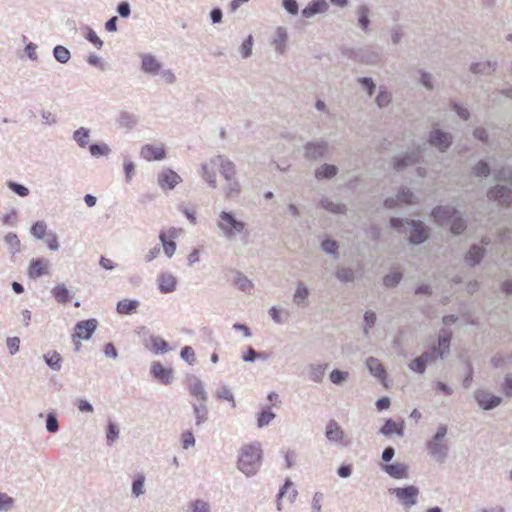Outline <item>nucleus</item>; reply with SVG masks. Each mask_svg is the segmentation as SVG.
<instances>
[{
	"mask_svg": "<svg viewBox=\"0 0 512 512\" xmlns=\"http://www.w3.org/2000/svg\"><path fill=\"white\" fill-rule=\"evenodd\" d=\"M262 459L263 451L259 442L244 444L238 452L237 469L246 477H253L260 470Z\"/></svg>",
	"mask_w": 512,
	"mask_h": 512,
	"instance_id": "obj_1",
	"label": "nucleus"
},
{
	"mask_svg": "<svg viewBox=\"0 0 512 512\" xmlns=\"http://www.w3.org/2000/svg\"><path fill=\"white\" fill-rule=\"evenodd\" d=\"M390 226L400 233L409 234V241L418 245L428 238L427 227L421 221L408 220L402 218H391Z\"/></svg>",
	"mask_w": 512,
	"mask_h": 512,
	"instance_id": "obj_2",
	"label": "nucleus"
},
{
	"mask_svg": "<svg viewBox=\"0 0 512 512\" xmlns=\"http://www.w3.org/2000/svg\"><path fill=\"white\" fill-rule=\"evenodd\" d=\"M447 431V425H439L435 435L426 444L429 454L438 463H444L448 457L449 447L444 442Z\"/></svg>",
	"mask_w": 512,
	"mask_h": 512,
	"instance_id": "obj_3",
	"label": "nucleus"
},
{
	"mask_svg": "<svg viewBox=\"0 0 512 512\" xmlns=\"http://www.w3.org/2000/svg\"><path fill=\"white\" fill-rule=\"evenodd\" d=\"M433 216L436 219L444 218V220L451 222V232L453 234H461L466 228L465 220L459 215V212L450 206H438L433 210Z\"/></svg>",
	"mask_w": 512,
	"mask_h": 512,
	"instance_id": "obj_4",
	"label": "nucleus"
},
{
	"mask_svg": "<svg viewBox=\"0 0 512 512\" xmlns=\"http://www.w3.org/2000/svg\"><path fill=\"white\" fill-rule=\"evenodd\" d=\"M220 221H218V227L223 231V234L227 238H232L236 234L242 233L246 229V223L237 220L233 212L222 211L219 214Z\"/></svg>",
	"mask_w": 512,
	"mask_h": 512,
	"instance_id": "obj_5",
	"label": "nucleus"
},
{
	"mask_svg": "<svg viewBox=\"0 0 512 512\" xmlns=\"http://www.w3.org/2000/svg\"><path fill=\"white\" fill-rule=\"evenodd\" d=\"M388 492L395 495L399 503H401L405 509H409L414 506L417 503L419 495V489L413 485L389 488Z\"/></svg>",
	"mask_w": 512,
	"mask_h": 512,
	"instance_id": "obj_6",
	"label": "nucleus"
},
{
	"mask_svg": "<svg viewBox=\"0 0 512 512\" xmlns=\"http://www.w3.org/2000/svg\"><path fill=\"white\" fill-rule=\"evenodd\" d=\"M325 436L329 442L339 446L347 447L350 444V440L335 420L328 422L325 429Z\"/></svg>",
	"mask_w": 512,
	"mask_h": 512,
	"instance_id": "obj_7",
	"label": "nucleus"
},
{
	"mask_svg": "<svg viewBox=\"0 0 512 512\" xmlns=\"http://www.w3.org/2000/svg\"><path fill=\"white\" fill-rule=\"evenodd\" d=\"M97 326L98 321L95 318L78 321L72 334L73 341H75V338L89 340L95 333Z\"/></svg>",
	"mask_w": 512,
	"mask_h": 512,
	"instance_id": "obj_8",
	"label": "nucleus"
},
{
	"mask_svg": "<svg viewBox=\"0 0 512 512\" xmlns=\"http://www.w3.org/2000/svg\"><path fill=\"white\" fill-rule=\"evenodd\" d=\"M427 144L423 143L422 146H418L415 150L406 153L403 157H397L394 159L393 167L397 171H402L408 166L418 163L422 156Z\"/></svg>",
	"mask_w": 512,
	"mask_h": 512,
	"instance_id": "obj_9",
	"label": "nucleus"
},
{
	"mask_svg": "<svg viewBox=\"0 0 512 512\" xmlns=\"http://www.w3.org/2000/svg\"><path fill=\"white\" fill-rule=\"evenodd\" d=\"M474 399L483 410H492L502 402L500 396H496L485 389H477L474 392Z\"/></svg>",
	"mask_w": 512,
	"mask_h": 512,
	"instance_id": "obj_10",
	"label": "nucleus"
},
{
	"mask_svg": "<svg viewBox=\"0 0 512 512\" xmlns=\"http://www.w3.org/2000/svg\"><path fill=\"white\" fill-rule=\"evenodd\" d=\"M182 178L172 169H163L157 177V183L162 190H173Z\"/></svg>",
	"mask_w": 512,
	"mask_h": 512,
	"instance_id": "obj_11",
	"label": "nucleus"
},
{
	"mask_svg": "<svg viewBox=\"0 0 512 512\" xmlns=\"http://www.w3.org/2000/svg\"><path fill=\"white\" fill-rule=\"evenodd\" d=\"M490 200L498 201L503 206L512 204V190L505 185H496L487 192Z\"/></svg>",
	"mask_w": 512,
	"mask_h": 512,
	"instance_id": "obj_12",
	"label": "nucleus"
},
{
	"mask_svg": "<svg viewBox=\"0 0 512 512\" xmlns=\"http://www.w3.org/2000/svg\"><path fill=\"white\" fill-rule=\"evenodd\" d=\"M415 202H417V197L410 191V189L404 187L395 197L387 198L384 202V206L391 209L401 204H413Z\"/></svg>",
	"mask_w": 512,
	"mask_h": 512,
	"instance_id": "obj_13",
	"label": "nucleus"
},
{
	"mask_svg": "<svg viewBox=\"0 0 512 512\" xmlns=\"http://www.w3.org/2000/svg\"><path fill=\"white\" fill-rule=\"evenodd\" d=\"M152 377L161 384L170 385L173 380V370L170 367H164L160 362H153L150 368Z\"/></svg>",
	"mask_w": 512,
	"mask_h": 512,
	"instance_id": "obj_14",
	"label": "nucleus"
},
{
	"mask_svg": "<svg viewBox=\"0 0 512 512\" xmlns=\"http://www.w3.org/2000/svg\"><path fill=\"white\" fill-rule=\"evenodd\" d=\"M187 389L191 396L196 397L201 402L208 400V394L204 389L202 381L195 375L186 377Z\"/></svg>",
	"mask_w": 512,
	"mask_h": 512,
	"instance_id": "obj_15",
	"label": "nucleus"
},
{
	"mask_svg": "<svg viewBox=\"0 0 512 512\" xmlns=\"http://www.w3.org/2000/svg\"><path fill=\"white\" fill-rule=\"evenodd\" d=\"M145 348L154 354H164L171 350L169 343L160 336L149 335L148 338L143 340Z\"/></svg>",
	"mask_w": 512,
	"mask_h": 512,
	"instance_id": "obj_16",
	"label": "nucleus"
},
{
	"mask_svg": "<svg viewBox=\"0 0 512 512\" xmlns=\"http://www.w3.org/2000/svg\"><path fill=\"white\" fill-rule=\"evenodd\" d=\"M429 141L431 145L444 152L450 147L452 143V136L440 129H434L430 132Z\"/></svg>",
	"mask_w": 512,
	"mask_h": 512,
	"instance_id": "obj_17",
	"label": "nucleus"
},
{
	"mask_svg": "<svg viewBox=\"0 0 512 512\" xmlns=\"http://www.w3.org/2000/svg\"><path fill=\"white\" fill-rule=\"evenodd\" d=\"M382 471L394 479L408 478V465L402 462L383 463L380 465Z\"/></svg>",
	"mask_w": 512,
	"mask_h": 512,
	"instance_id": "obj_18",
	"label": "nucleus"
},
{
	"mask_svg": "<svg viewBox=\"0 0 512 512\" xmlns=\"http://www.w3.org/2000/svg\"><path fill=\"white\" fill-rule=\"evenodd\" d=\"M212 163L216 164L219 162V172L223 176V178L227 181H231L234 179L236 174L235 164L229 159L225 158L222 155H218L215 159L211 160Z\"/></svg>",
	"mask_w": 512,
	"mask_h": 512,
	"instance_id": "obj_19",
	"label": "nucleus"
},
{
	"mask_svg": "<svg viewBox=\"0 0 512 512\" xmlns=\"http://www.w3.org/2000/svg\"><path fill=\"white\" fill-rule=\"evenodd\" d=\"M49 261L45 258L32 259L29 268L28 275L30 278L36 279L48 274Z\"/></svg>",
	"mask_w": 512,
	"mask_h": 512,
	"instance_id": "obj_20",
	"label": "nucleus"
},
{
	"mask_svg": "<svg viewBox=\"0 0 512 512\" xmlns=\"http://www.w3.org/2000/svg\"><path fill=\"white\" fill-rule=\"evenodd\" d=\"M157 283L162 294H169L176 290L177 278L171 273L163 272L158 276Z\"/></svg>",
	"mask_w": 512,
	"mask_h": 512,
	"instance_id": "obj_21",
	"label": "nucleus"
},
{
	"mask_svg": "<svg viewBox=\"0 0 512 512\" xmlns=\"http://www.w3.org/2000/svg\"><path fill=\"white\" fill-rule=\"evenodd\" d=\"M161 67L162 64L154 55L149 53L141 55V70L144 73L157 75L160 73Z\"/></svg>",
	"mask_w": 512,
	"mask_h": 512,
	"instance_id": "obj_22",
	"label": "nucleus"
},
{
	"mask_svg": "<svg viewBox=\"0 0 512 512\" xmlns=\"http://www.w3.org/2000/svg\"><path fill=\"white\" fill-rule=\"evenodd\" d=\"M140 156L146 161H159L165 158L166 151L163 147H155L151 144L142 146Z\"/></svg>",
	"mask_w": 512,
	"mask_h": 512,
	"instance_id": "obj_23",
	"label": "nucleus"
},
{
	"mask_svg": "<svg viewBox=\"0 0 512 512\" xmlns=\"http://www.w3.org/2000/svg\"><path fill=\"white\" fill-rule=\"evenodd\" d=\"M229 273L233 274L232 284L240 291L245 293H251L253 290V283L249 280L242 272L238 270H229Z\"/></svg>",
	"mask_w": 512,
	"mask_h": 512,
	"instance_id": "obj_24",
	"label": "nucleus"
},
{
	"mask_svg": "<svg viewBox=\"0 0 512 512\" xmlns=\"http://www.w3.org/2000/svg\"><path fill=\"white\" fill-rule=\"evenodd\" d=\"M53 298L59 304H67L73 298V294L69 291L64 283L57 284L51 290Z\"/></svg>",
	"mask_w": 512,
	"mask_h": 512,
	"instance_id": "obj_25",
	"label": "nucleus"
},
{
	"mask_svg": "<svg viewBox=\"0 0 512 512\" xmlns=\"http://www.w3.org/2000/svg\"><path fill=\"white\" fill-rule=\"evenodd\" d=\"M371 10L367 4H361L356 9V15H357V21L358 26L367 33L369 31V16H370Z\"/></svg>",
	"mask_w": 512,
	"mask_h": 512,
	"instance_id": "obj_26",
	"label": "nucleus"
},
{
	"mask_svg": "<svg viewBox=\"0 0 512 512\" xmlns=\"http://www.w3.org/2000/svg\"><path fill=\"white\" fill-rule=\"evenodd\" d=\"M140 302L136 299H122L117 302L116 311L121 315H131L137 311Z\"/></svg>",
	"mask_w": 512,
	"mask_h": 512,
	"instance_id": "obj_27",
	"label": "nucleus"
},
{
	"mask_svg": "<svg viewBox=\"0 0 512 512\" xmlns=\"http://www.w3.org/2000/svg\"><path fill=\"white\" fill-rule=\"evenodd\" d=\"M116 123L121 128H126V129L131 130L137 125L138 118L135 114H133L131 112L120 111L116 118Z\"/></svg>",
	"mask_w": 512,
	"mask_h": 512,
	"instance_id": "obj_28",
	"label": "nucleus"
},
{
	"mask_svg": "<svg viewBox=\"0 0 512 512\" xmlns=\"http://www.w3.org/2000/svg\"><path fill=\"white\" fill-rule=\"evenodd\" d=\"M485 254V249L482 245L474 244L465 255V261L470 266H475L480 263Z\"/></svg>",
	"mask_w": 512,
	"mask_h": 512,
	"instance_id": "obj_29",
	"label": "nucleus"
},
{
	"mask_svg": "<svg viewBox=\"0 0 512 512\" xmlns=\"http://www.w3.org/2000/svg\"><path fill=\"white\" fill-rule=\"evenodd\" d=\"M380 433L384 436H391L393 433H396L398 436L402 437L404 435V422L401 421L398 424L394 420L388 419L385 421Z\"/></svg>",
	"mask_w": 512,
	"mask_h": 512,
	"instance_id": "obj_30",
	"label": "nucleus"
},
{
	"mask_svg": "<svg viewBox=\"0 0 512 512\" xmlns=\"http://www.w3.org/2000/svg\"><path fill=\"white\" fill-rule=\"evenodd\" d=\"M308 296L309 289L303 284V282H299L293 295V302L298 307L305 308L308 306Z\"/></svg>",
	"mask_w": 512,
	"mask_h": 512,
	"instance_id": "obj_31",
	"label": "nucleus"
},
{
	"mask_svg": "<svg viewBox=\"0 0 512 512\" xmlns=\"http://www.w3.org/2000/svg\"><path fill=\"white\" fill-rule=\"evenodd\" d=\"M355 59L361 63L373 65L381 60V55L372 50H359L355 55Z\"/></svg>",
	"mask_w": 512,
	"mask_h": 512,
	"instance_id": "obj_32",
	"label": "nucleus"
},
{
	"mask_svg": "<svg viewBox=\"0 0 512 512\" xmlns=\"http://www.w3.org/2000/svg\"><path fill=\"white\" fill-rule=\"evenodd\" d=\"M83 37L91 43L96 49H102L104 42L98 37L96 32L88 25L83 24L81 26Z\"/></svg>",
	"mask_w": 512,
	"mask_h": 512,
	"instance_id": "obj_33",
	"label": "nucleus"
},
{
	"mask_svg": "<svg viewBox=\"0 0 512 512\" xmlns=\"http://www.w3.org/2000/svg\"><path fill=\"white\" fill-rule=\"evenodd\" d=\"M206 402H201L199 404L192 403L193 413L195 416V425L201 426L208 420V408L205 404Z\"/></svg>",
	"mask_w": 512,
	"mask_h": 512,
	"instance_id": "obj_34",
	"label": "nucleus"
},
{
	"mask_svg": "<svg viewBox=\"0 0 512 512\" xmlns=\"http://www.w3.org/2000/svg\"><path fill=\"white\" fill-rule=\"evenodd\" d=\"M497 66L496 61H485V62H478L473 63L470 66V70L474 74H491Z\"/></svg>",
	"mask_w": 512,
	"mask_h": 512,
	"instance_id": "obj_35",
	"label": "nucleus"
},
{
	"mask_svg": "<svg viewBox=\"0 0 512 512\" xmlns=\"http://www.w3.org/2000/svg\"><path fill=\"white\" fill-rule=\"evenodd\" d=\"M366 366L370 373L378 379H384L386 373L385 370L377 358L369 357L366 360Z\"/></svg>",
	"mask_w": 512,
	"mask_h": 512,
	"instance_id": "obj_36",
	"label": "nucleus"
},
{
	"mask_svg": "<svg viewBox=\"0 0 512 512\" xmlns=\"http://www.w3.org/2000/svg\"><path fill=\"white\" fill-rule=\"evenodd\" d=\"M276 417L275 413L272 411L270 406H265L261 409V411L258 413L257 417V426L259 428H263Z\"/></svg>",
	"mask_w": 512,
	"mask_h": 512,
	"instance_id": "obj_37",
	"label": "nucleus"
},
{
	"mask_svg": "<svg viewBox=\"0 0 512 512\" xmlns=\"http://www.w3.org/2000/svg\"><path fill=\"white\" fill-rule=\"evenodd\" d=\"M215 397L219 401H228L232 408L236 407L234 395L227 385H221L217 389Z\"/></svg>",
	"mask_w": 512,
	"mask_h": 512,
	"instance_id": "obj_38",
	"label": "nucleus"
},
{
	"mask_svg": "<svg viewBox=\"0 0 512 512\" xmlns=\"http://www.w3.org/2000/svg\"><path fill=\"white\" fill-rule=\"evenodd\" d=\"M90 130L85 127H80L73 132V140L79 147L85 148L89 143Z\"/></svg>",
	"mask_w": 512,
	"mask_h": 512,
	"instance_id": "obj_39",
	"label": "nucleus"
},
{
	"mask_svg": "<svg viewBox=\"0 0 512 512\" xmlns=\"http://www.w3.org/2000/svg\"><path fill=\"white\" fill-rule=\"evenodd\" d=\"M288 35L286 30L283 27H278L273 39V44L275 45V49L279 53L284 52L285 42L287 41Z\"/></svg>",
	"mask_w": 512,
	"mask_h": 512,
	"instance_id": "obj_40",
	"label": "nucleus"
},
{
	"mask_svg": "<svg viewBox=\"0 0 512 512\" xmlns=\"http://www.w3.org/2000/svg\"><path fill=\"white\" fill-rule=\"evenodd\" d=\"M44 361L47 366L54 371H59L61 369L62 357L57 351L45 354Z\"/></svg>",
	"mask_w": 512,
	"mask_h": 512,
	"instance_id": "obj_41",
	"label": "nucleus"
},
{
	"mask_svg": "<svg viewBox=\"0 0 512 512\" xmlns=\"http://www.w3.org/2000/svg\"><path fill=\"white\" fill-rule=\"evenodd\" d=\"M53 57L61 64H66L71 58V52L63 45H56L52 51Z\"/></svg>",
	"mask_w": 512,
	"mask_h": 512,
	"instance_id": "obj_42",
	"label": "nucleus"
},
{
	"mask_svg": "<svg viewBox=\"0 0 512 512\" xmlns=\"http://www.w3.org/2000/svg\"><path fill=\"white\" fill-rule=\"evenodd\" d=\"M159 239L162 243L165 255L171 258L176 251V242L172 239H168L165 232L159 234Z\"/></svg>",
	"mask_w": 512,
	"mask_h": 512,
	"instance_id": "obj_43",
	"label": "nucleus"
},
{
	"mask_svg": "<svg viewBox=\"0 0 512 512\" xmlns=\"http://www.w3.org/2000/svg\"><path fill=\"white\" fill-rule=\"evenodd\" d=\"M89 152L93 157L108 156L111 152L109 146L104 142L92 143L89 145Z\"/></svg>",
	"mask_w": 512,
	"mask_h": 512,
	"instance_id": "obj_44",
	"label": "nucleus"
},
{
	"mask_svg": "<svg viewBox=\"0 0 512 512\" xmlns=\"http://www.w3.org/2000/svg\"><path fill=\"white\" fill-rule=\"evenodd\" d=\"M304 156L307 160H317L320 158V143L308 142L305 145Z\"/></svg>",
	"mask_w": 512,
	"mask_h": 512,
	"instance_id": "obj_45",
	"label": "nucleus"
},
{
	"mask_svg": "<svg viewBox=\"0 0 512 512\" xmlns=\"http://www.w3.org/2000/svg\"><path fill=\"white\" fill-rule=\"evenodd\" d=\"M4 242L9 246L10 251L13 255L20 252L21 243L16 233L8 232L4 236Z\"/></svg>",
	"mask_w": 512,
	"mask_h": 512,
	"instance_id": "obj_46",
	"label": "nucleus"
},
{
	"mask_svg": "<svg viewBox=\"0 0 512 512\" xmlns=\"http://www.w3.org/2000/svg\"><path fill=\"white\" fill-rule=\"evenodd\" d=\"M30 233L33 237L36 239H44V237L47 235V224L45 221H36L32 224L30 228Z\"/></svg>",
	"mask_w": 512,
	"mask_h": 512,
	"instance_id": "obj_47",
	"label": "nucleus"
},
{
	"mask_svg": "<svg viewBox=\"0 0 512 512\" xmlns=\"http://www.w3.org/2000/svg\"><path fill=\"white\" fill-rule=\"evenodd\" d=\"M144 483H145V476L142 473L137 474L132 482V495L134 497H139L140 495L144 494Z\"/></svg>",
	"mask_w": 512,
	"mask_h": 512,
	"instance_id": "obj_48",
	"label": "nucleus"
},
{
	"mask_svg": "<svg viewBox=\"0 0 512 512\" xmlns=\"http://www.w3.org/2000/svg\"><path fill=\"white\" fill-rule=\"evenodd\" d=\"M201 176L212 188H216V173L214 169H210L207 164L201 165Z\"/></svg>",
	"mask_w": 512,
	"mask_h": 512,
	"instance_id": "obj_49",
	"label": "nucleus"
},
{
	"mask_svg": "<svg viewBox=\"0 0 512 512\" xmlns=\"http://www.w3.org/2000/svg\"><path fill=\"white\" fill-rule=\"evenodd\" d=\"M268 313H269L270 317L272 318V320L277 324L286 323L290 316L288 311L283 312V311L277 309L275 306L271 307L269 309Z\"/></svg>",
	"mask_w": 512,
	"mask_h": 512,
	"instance_id": "obj_50",
	"label": "nucleus"
},
{
	"mask_svg": "<svg viewBox=\"0 0 512 512\" xmlns=\"http://www.w3.org/2000/svg\"><path fill=\"white\" fill-rule=\"evenodd\" d=\"M229 183L224 189V194L226 198H235L237 197L241 192V186L239 182L235 179H232L231 181H228Z\"/></svg>",
	"mask_w": 512,
	"mask_h": 512,
	"instance_id": "obj_51",
	"label": "nucleus"
},
{
	"mask_svg": "<svg viewBox=\"0 0 512 512\" xmlns=\"http://www.w3.org/2000/svg\"><path fill=\"white\" fill-rule=\"evenodd\" d=\"M348 377H349V372L342 371L339 369H334L329 374L330 381L335 385H342L343 383H345L347 381Z\"/></svg>",
	"mask_w": 512,
	"mask_h": 512,
	"instance_id": "obj_52",
	"label": "nucleus"
},
{
	"mask_svg": "<svg viewBox=\"0 0 512 512\" xmlns=\"http://www.w3.org/2000/svg\"><path fill=\"white\" fill-rule=\"evenodd\" d=\"M6 185L11 191H13L20 197H26L30 193L29 189L25 185L20 184L18 182L10 180L7 181Z\"/></svg>",
	"mask_w": 512,
	"mask_h": 512,
	"instance_id": "obj_53",
	"label": "nucleus"
},
{
	"mask_svg": "<svg viewBox=\"0 0 512 512\" xmlns=\"http://www.w3.org/2000/svg\"><path fill=\"white\" fill-rule=\"evenodd\" d=\"M320 13V0H312L303 10L302 16L310 18Z\"/></svg>",
	"mask_w": 512,
	"mask_h": 512,
	"instance_id": "obj_54",
	"label": "nucleus"
},
{
	"mask_svg": "<svg viewBox=\"0 0 512 512\" xmlns=\"http://www.w3.org/2000/svg\"><path fill=\"white\" fill-rule=\"evenodd\" d=\"M119 437V429L116 424L109 421L106 427V440L107 444L111 445L114 443Z\"/></svg>",
	"mask_w": 512,
	"mask_h": 512,
	"instance_id": "obj_55",
	"label": "nucleus"
},
{
	"mask_svg": "<svg viewBox=\"0 0 512 512\" xmlns=\"http://www.w3.org/2000/svg\"><path fill=\"white\" fill-rule=\"evenodd\" d=\"M426 364L435 362L438 359L443 358V352L437 347L433 346L429 352L422 353L420 355Z\"/></svg>",
	"mask_w": 512,
	"mask_h": 512,
	"instance_id": "obj_56",
	"label": "nucleus"
},
{
	"mask_svg": "<svg viewBox=\"0 0 512 512\" xmlns=\"http://www.w3.org/2000/svg\"><path fill=\"white\" fill-rule=\"evenodd\" d=\"M322 208H325L333 213L344 214L346 212V206L341 203H334L328 200L322 199Z\"/></svg>",
	"mask_w": 512,
	"mask_h": 512,
	"instance_id": "obj_57",
	"label": "nucleus"
},
{
	"mask_svg": "<svg viewBox=\"0 0 512 512\" xmlns=\"http://www.w3.org/2000/svg\"><path fill=\"white\" fill-rule=\"evenodd\" d=\"M46 429L49 433H57L59 431V421L54 412H49L46 416Z\"/></svg>",
	"mask_w": 512,
	"mask_h": 512,
	"instance_id": "obj_58",
	"label": "nucleus"
},
{
	"mask_svg": "<svg viewBox=\"0 0 512 512\" xmlns=\"http://www.w3.org/2000/svg\"><path fill=\"white\" fill-rule=\"evenodd\" d=\"M451 336L452 333L449 330H442L438 338L439 347L437 349H440L444 353V351L449 348Z\"/></svg>",
	"mask_w": 512,
	"mask_h": 512,
	"instance_id": "obj_59",
	"label": "nucleus"
},
{
	"mask_svg": "<svg viewBox=\"0 0 512 512\" xmlns=\"http://www.w3.org/2000/svg\"><path fill=\"white\" fill-rule=\"evenodd\" d=\"M180 357L189 365H193L196 362L195 351L191 346H184L181 349Z\"/></svg>",
	"mask_w": 512,
	"mask_h": 512,
	"instance_id": "obj_60",
	"label": "nucleus"
},
{
	"mask_svg": "<svg viewBox=\"0 0 512 512\" xmlns=\"http://www.w3.org/2000/svg\"><path fill=\"white\" fill-rule=\"evenodd\" d=\"M391 99V94L381 87L375 101L380 108H383L391 102Z\"/></svg>",
	"mask_w": 512,
	"mask_h": 512,
	"instance_id": "obj_61",
	"label": "nucleus"
},
{
	"mask_svg": "<svg viewBox=\"0 0 512 512\" xmlns=\"http://www.w3.org/2000/svg\"><path fill=\"white\" fill-rule=\"evenodd\" d=\"M253 42H254V39H253L252 35H248V37L241 44L240 53L243 58H248L251 56Z\"/></svg>",
	"mask_w": 512,
	"mask_h": 512,
	"instance_id": "obj_62",
	"label": "nucleus"
},
{
	"mask_svg": "<svg viewBox=\"0 0 512 512\" xmlns=\"http://www.w3.org/2000/svg\"><path fill=\"white\" fill-rule=\"evenodd\" d=\"M402 279V274L398 271H392L384 277V285L387 287L396 286Z\"/></svg>",
	"mask_w": 512,
	"mask_h": 512,
	"instance_id": "obj_63",
	"label": "nucleus"
},
{
	"mask_svg": "<svg viewBox=\"0 0 512 512\" xmlns=\"http://www.w3.org/2000/svg\"><path fill=\"white\" fill-rule=\"evenodd\" d=\"M494 177L498 181L511 182L512 169L510 167H503L500 170L494 172Z\"/></svg>",
	"mask_w": 512,
	"mask_h": 512,
	"instance_id": "obj_64",
	"label": "nucleus"
}]
</instances>
